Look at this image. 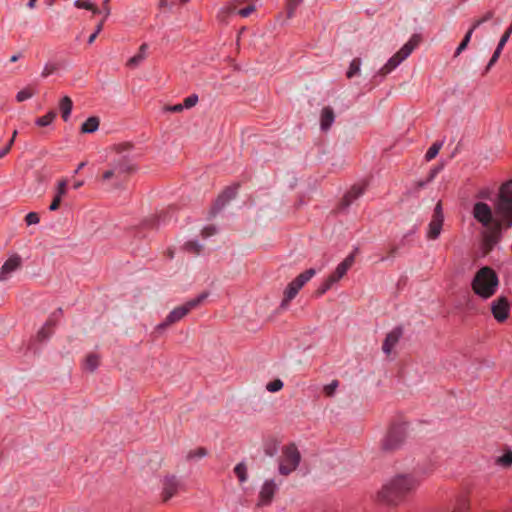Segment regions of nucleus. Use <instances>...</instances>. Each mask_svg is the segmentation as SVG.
Segmentation results:
<instances>
[{"mask_svg": "<svg viewBox=\"0 0 512 512\" xmlns=\"http://www.w3.org/2000/svg\"><path fill=\"white\" fill-rule=\"evenodd\" d=\"M473 217L483 227L493 226L495 230H501L502 227L512 226V182L506 183L501 187L499 198L493 214L490 206L484 202L474 204Z\"/></svg>", "mask_w": 512, "mask_h": 512, "instance_id": "1", "label": "nucleus"}, {"mask_svg": "<svg viewBox=\"0 0 512 512\" xmlns=\"http://www.w3.org/2000/svg\"><path fill=\"white\" fill-rule=\"evenodd\" d=\"M420 480L411 474H398L389 479L377 493L379 502L396 505L407 494L414 491Z\"/></svg>", "mask_w": 512, "mask_h": 512, "instance_id": "2", "label": "nucleus"}, {"mask_svg": "<svg viewBox=\"0 0 512 512\" xmlns=\"http://www.w3.org/2000/svg\"><path fill=\"white\" fill-rule=\"evenodd\" d=\"M498 285L499 279L496 272L487 266L480 268L471 282L473 292L484 300L496 293Z\"/></svg>", "mask_w": 512, "mask_h": 512, "instance_id": "3", "label": "nucleus"}, {"mask_svg": "<svg viewBox=\"0 0 512 512\" xmlns=\"http://www.w3.org/2000/svg\"><path fill=\"white\" fill-rule=\"evenodd\" d=\"M208 296V293L204 292L198 295L196 298L191 299L174 308L166 317V319L157 325V330H163L167 328L169 325H172L178 321H180L184 316H186L191 310L197 308Z\"/></svg>", "mask_w": 512, "mask_h": 512, "instance_id": "4", "label": "nucleus"}, {"mask_svg": "<svg viewBox=\"0 0 512 512\" xmlns=\"http://www.w3.org/2000/svg\"><path fill=\"white\" fill-rule=\"evenodd\" d=\"M300 460V453L294 444L285 446L279 459V473L284 476L289 475L299 466Z\"/></svg>", "mask_w": 512, "mask_h": 512, "instance_id": "5", "label": "nucleus"}, {"mask_svg": "<svg viewBox=\"0 0 512 512\" xmlns=\"http://www.w3.org/2000/svg\"><path fill=\"white\" fill-rule=\"evenodd\" d=\"M418 45L416 36L412 37L403 47L393 55L387 63L379 70L380 75H387L397 68L406 58L410 56L412 51Z\"/></svg>", "mask_w": 512, "mask_h": 512, "instance_id": "6", "label": "nucleus"}, {"mask_svg": "<svg viewBox=\"0 0 512 512\" xmlns=\"http://www.w3.org/2000/svg\"><path fill=\"white\" fill-rule=\"evenodd\" d=\"M316 274V270L310 268L303 273L299 274L293 281H291L284 290L283 304L289 303L293 300L302 287Z\"/></svg>", "mask_w": 512, "mask_h": 512, "instance_id": "7", "label": "nucleus"}, {"mask_svg": "<svg viewBox=\"0 0 512 512\" xmlns=\"http://www.w3.org/2000/svg\"><path fill=\"white\" fill-rule=\"evenodd\" d=\"M134 170V166L130 163V161L126 158H121L116 162H113L110 169L103 173V180L108 181L112 178H116L117 180L122 179V177Z\"/></svg>", "mask_w": 512, "mask_h": 512, "instance_id": "8", "label": "nucleus"}, {"mask_svg": "<svg viewBox=\"0 0 512 512\" xmlns=\"http://www.w3.org/2000/svg\"><path fill=\"white\" fill-rule=\"evenodd\" d=\"M405 439V431L402 426L392 427L382 440V449L392 451L398 448Z\"/></svg>", "mask_w": 512, "mask_h": 512, "instance_id": "9", "label": "nucleus"}, {"mask_svg": "<svg viewBox=\"0 0 512 512\" xmlns=\"http://www.w3.org/2000/svg\"><path fill=\"white\" fill-rule=\"evenodd\" d=\"M443 222H444V215H443L442 205L440 202H438L434 208L432 218L428 225V230H427V238L428 239L435 240L440 236Z\"/></svg>", "mask_w": 512, "mask_h": 512, "instance_id": "10", "label": "nucleus"}, {"mask_svg": "<svg viewBox=\"0 0 512 512\" xmlns=\"http://www.w3.org/2000/svg\"><path fill=\"white\" fill-rule=\"evenodd\" d=\"M161 499L167 502L174 497L182 487L181 481L174 475H167L161 480Z\"/></svg>", "mask_w": 512, "mask_h": 512, "instance_id": "11", "label": "nucleus"}, {"mask_svg": "<svg viewBox=\"0 0 512 512\" xmlns=\"http://www.w3.org/2000/svg\"><path fill=\"white\" fill-rule=\"evenodd\" d=\"M491 312L496 321L502 323L507 320L510 304L506 297H499L491 303Z\"/></svg>", "mask_w": 512, "mask_h": 512, "instance_id": "12", "label": "nucleus"}, {"mask_svg": "<svg viewBox=\"0 0 512 512\" xmlns=\"http://www.w3.org/2000/svg\"><path fill=\"white\" fill-rule=\"evenodd\" d=\"M278 490V485L274 480H266L259 492L258 506H268L271 504L275 493Z\"/></svg>", "mask_w": 512, "mask_h": 512, "instance_id": "13", "label": "nucleus"}, {"mask_svg": "<svg viewBox=\"0 0 512 512\" xmlns=\"http://www.w3.org/2000/svg\"><path fill=\"white\" fill-rule=\"evenodd\" d=\"M21 266V258L18 255L9 257L0 269V281H6L11 274Z\"/></svg>", "mask_w": 512, "mask_h": 512, "instance_id": "14", "label": "nucleus"}, {"mask_svg": "<svg viewBox=\"0 0 512 512\" xmlns=\"http://www.w3.org/2000/svg\"><path fill=\"white\" fill-rule=\"evenodd\" d=\"M355 262L354 254L348 255L341 263H339L335 271L329 275L333 279L334 283H337L342 277H344L347 271L352 267Z\"/></svg>", "mask_w": 512, "mask_h": 512, "instance_id": "15", "label": "nucleus"}, {"mask_svg": "<svg viewBox=\"0 0 512 512\" xmlns=\"http://www.w3.org/2000/svg\"><path fill=\"white\" fill-rule=\"evenodd\" d=\"M402 334H403L402 328L396 327L386 335V338H385L383 346H382L383 352L386 355H389L392 352L393 348L395 347V345L399 342L400 338L402 337Z\"/></svg>", "mask_w": 512, "mask_h": 512, "instance_id": "16", "label": "nucleus"}, {"mask_svg": "<svg viewBox=\"0 0 512 512\" xmlns=\"http://www.w3.org/2000/svg\"><path fill=\"white\" fill-rule=\"evenodd\" d=\"M335 120V114L331 107L327 106L321 110L320 128L322 131H328Z\"/></svg>", "mask_w": 512, "mask_h": 512, "instance_id": "17", "label": "nucleus"}, {"mask_svg": "<svg viewBox=\"0 0 512 512\" xmlns=\"http://www.w3.org/2000/svg\"><path fill=\"white\" fill-rule=\"evenodd\" d=\"M238 190V185H232L227 187L218 197L216 201V205L218 208L223 207L226 203H228L230 200L235 198Z\"/></svg>", "mask_w": 512, "mask_h": 512, "instance_id": "18", "label": "nucleus"}, {"mask_svg": "<svg viewBox=\"0 0 512 512\" xmlns=\"http://www.w3.org/2000/svg\"><path fill=\"white\" fill-rule=\"evenodd\" d=\"M509 37L510 35L504 33L502 35V37L500 38V41L489 61V63L487 64V67H486V72L490 70V68L497 62L498 58L500 57V54L505 46V44L507 43V41L509 40Z\"/></svg>", "mask_w": 512, "mask_h": 512, "instance_id": "19", "label": "nucleus"}, {"mask_svg": "<svg viewBox=\"0 0 512 512\" xmlns=\"http://www.w3.org/2000/svg\"><path fill=\"white\" fill-rule=\"evenodd\" d=\"M73 108V102L70 97L64 96L59 102V109L62 114L63 120H69Z\"/></svg>", "mask_w": 512, "mask_h": 512, "instance_id": "20", "label": "nucleus"}, {"mask_svg": "<svg viewBox=\"0 0 512 512\" xmlns=\"http://www.w3.org/2000/svg\"><path fill=\"white\" fill-rule=\"evenodd\" d=\"M99 118L96 116H91L81 125L82 133H93L99 128Z\"/></svg>", "mask_w": 512, "mask_h": 512, "instance_id": "21", "label": "nucleus"}, {"mask_svg": "<svg viewBox=\"0 0 512 512\" xmlns=\"http://www.w3.org/2000/svg\"><path fill=\"white\" fill-rule=\"evenodd\" d=\"M364 193V187L361 185L353 186L344 196V201L346 205H349L354 200L359 198Z\"/></svg>", "mask_w": 512, "mask_h": 512, "instance_id": "22", "label": "nucleus"}, {"mask_svg": "<svg viewBox=\"0 0 512 512\" xmlns=\"http://www.w3.org/2000/svg\"><path fill=\"white\" fill-rule=\"evenodd\" d=\"M147 44L140 46L139 52L128 60V66L137 67L146 58Z\"/></svg>", "mask_w": 512, "mask_h": 512, "instance_id": "23", "label": "nucleus"}, {"mask_svg": "<svg viewBox=\"0 0 512 512\" xmlns=\"http://www.w3.org/2000/svg\"><path fill=\"white\" fill-rule=\"evenodd\" d=\"M362 61L360 58H354L349 65V68L347 70L346 76L347 78L351 79L356 75L360 74Z\"/></svg>", "mask_w": 512, "mask_h": 512, "instance_id": "24", "label": "nucleus"}, {"mask_svg": "<svg viewBox=\"0 0 512 512\" xmlns=\"http://www.w3.org/2000/svg\"><path fill=\"white\" fill-rule=\"evenodd\" d=\"M74 6L79 9L92 11L93 14L99 13V9L96 7V5L89 0H75Z\"/></svg>", "mask_w": 512, "mask_h": 512, "instance_id": "25", "label": "nucleus"}, {"mask_svg": "<svg viewBox=\"0 0 512 512\" xmlns=\"http://www.w3.org/2000/svg\"><path fill=\"white\" fill-rule=\"evenodd\" d=\"M99 366V357L95 354H90L86 357L84 368L90 372L95 371Z\"/></svg>", "mask_w": 512, "mask_h": 512, "instance_id": "26", "label": "nucleus"}, {"mask_svg": "<svg viewBox=\"0 0 512 512\" xmlns=\"http://www.w3.org/2000/svg\"><path fill=\"white\" fill-rule=\"evenodd\" d=\"M207 455V450L203 447H198L196 449L190 450L186 454L187 461H195L201 459Z\"/></svg>", "mask_w": 512, "mask_h": 512, "instance_id": "27", "label": "nucleus"}, {"mask_svg": "<svg viewBox=\"0 0 512 512\" xmlns=\"http://www.w3.org/2000/svg\"><path fill=\"white\" fill-rule=\"evenodd\" d=\"M490 229L484 236L485 245L488 249H491L493 245L497 242V233L500 230H495L493 226L488 227Z\"/></svg>", "mask_w": 512, "mask_h": 512, "instance_id": "28", "label": "nucleus"}, {"mask_svg": "<svg viewBox=\"0 0 512 512\" xmlns=\"http://www.w3.org/2000/svg\"><path fill=\"white\" fill-rule=\"evenodd\" d=\"M55 117H56V112L49 111L44 116H41V117L37 118L36 121H35V124L37 126H40V127L48 126V125H50L53 122Z\"/></svg>", "mask_w": 512, "mask_h": 512, "instance_id": "29", "label": "nucleus"}, {"mask_svg": "<svg viewBox=\"0 0 512 512\" xmlns=\"http://www.w3.org/2000/svg\"><path fill=\"white\" fill-rule=\"evenodd\" d=\"M234 473L237 476L240 483H244L247 480V466L244 462L238 463L234 467Z\"/></svg>", "mask_w": 512, "mask_h": 512, "instance_id": "30", "label": "nucleus"}, {"mask_svg": "<svg viewBox=\"0 0 512 512\" xmlns=\"http://www.w3.org/2000/svg\"><path fill=\"white\" fill-rule=\"evenodd\" d=\"M442 145V142H435L432 144L425 154V159L427 161L434 159L438 155Z\"/></svg>", "mask_w": 512, "mask_h": 512, "instance_id": "31", "label": "nucleus"}, {"mask_svg": "<svg viewBox=\"0 0 512 512\" xmlns=\"http://www.w3.org/2000/svg\"><path fill=\"white\" fill-rule=\"evenodd\" d=\"M473 32L474 31L471 29H469L467 31L466 35L464 36L463 40L461 41V43L459 44V46L457 47V49L455 51V56H458L462 51H464L466 49V47L468 46V44L471 40Z\"/></svg>", "mask_w": 512, "mask_h": 512, "instance_id": "32", "label": "nucleus"}, {"mask_svg": "<svg viewBox=\"0 0 512 512\" xmlns=\"http://www.w3.org/2000/svg\"><path fill=\"white\" fill-rule=\"evenodd\" d=\"M493 16H494L493 11H487L486 13L483 14V16H481L479 19H477L473 22L470 29L474 31L476 28H478L483 23L491 20L493 18Z\"/></svg>", "mask_w": 512, "mask_h": 512, "instance_id": "33", "label": "nucleus"}, {"mask_svg": "<svg viewBox=\"0 0 512 512\" xmlns=\"http://www.w3.org/2000/svg\"><path fill=\"white\" fill-rule=\"evenodd\" d=\"M496 463L498 465H501V466H504V467L511 466L512 465V451L508 450L502 456L498 457L496 459Z\"/></svg>", "mask_w": 512, "mask_h": 512, "instance_id": "34", "label": "nucleus"}, {"mask_svg": "<svg viewBox=\"0 0 512 512\" xmlns=\"http://www.w3.org/2000/svg\"><path fill=\"white\" fill-rule=\"evenodd\" d=\"M34 93L35 92L31 88L26 87L16 94V100L18 102H23L25 100L30 99L34 95Z\"/></svg>", "mask_w": 512, "mask_h": 512, "instance_id": "35", "label": "nucleus"}, {"mask_svg": "<svg viewBox=\"0 0 512 512\" xmlns=\"http://www.w3.org/2000/svg\"><path fill=\"white\" fill-rule=\"evenodd\" d=\"M66 193H67V181L65 179H63L57 183L56 192H55L54 197L62 200V198L66 195Z\"/></svg>", "mask_w": 512, "mask_h": 512, "instance_id": "36", "label": "nucleus"}, {"mask_svg": "<svg viewBox=\"0 0 512 512\" xmlns=\"http://www.w3.org/2000/svg\"><path fill=\"white\" fill-rule=\"evenodd\" d=\"M334 281L333 279H331L330 277H327L322 283L321 285L319 286V288L317 289V295H323L325 294L329 289H331V287L334 285Z\"/></svg>", "mask_w": 512, "mask_h": 512, "instance_id": "37", "label": "nucleus"}, {"mask_svg": "<svg viewBox=\"0 0 512 512\" xmlns=\"http://www.w3.org/2000/svg\"><path fill=\"white\" fill-rule=\"evenodd\" d=\"M198 103V95L192 94L186 97L182 103L184 109H190Z\"/></svg>", "mask_w": 512, "mask_h": 512, "instance_id": "38", "label": "nucleus"}, {"mask_svg": "<svg viewBox=\"0 0 512 512\" xmlns=\"http://www.w3.org/2000/svg\"><path fill=\"white\" fill-rule=\"evenodd\" d=\"M283 388V382L280 379L273 380L266 385L269 392H278Z\"/></svg>", "mask_w": 512, "mask_h": 512, "instance_id": "39", "label": "nucleus"}, {"mask_svg": "<svg viewBox=\"0 0 512 512\" xmlns=\"http://www.w3.org/2000/svg\"><path fill=\"white\" fill-rule=\"evenodd\" d=\"M25 222L28 226L36 225L40 222V217H39L38 213H36V212H29L25 216Z\"/></svg>", "mask_w": 512, "mask_h": 512, "instance_id": "40", "label": "nucleus"}, {"mask_svg": "<svg viewBox=\"0 0 512 512\" xmlns=\"http://www.w3.org/2000/svg\"><path fill=\"white\" fill-rule=\"evenodd\" d=\"M201 248H202V246L200 244H198V242H196V241H189L185 244V249L188 252H191L194 254H199L201 251Z\"/></svg>", "mask_w": 512, "mask_h": 512, "instance_id": "41", "label": "nucleus"}, {"mask_svg": "<svg viewBox=\"0 0 512 512\" xmlns=\"http://www.w3.org/2000/svg\"><path fill=\"white\" fill-rule=\"evenodd\" d=\"M339 383L337 380H333L331 383L324 386L323 391L327 396H332L336 391Z\"/></svg>", "mask_w": 512, "mask_h": 512, "instance_id": "42", "label": "nucleus"}, {"mask_svg": "<svg viewBox=\"0 0 512 512\" xmlns=\"http://www.w3.org/2000/svg\"><path fill=\"white\" fill-rule=\"evenodd\" d=\"M51 334V329L49 327V322H47L42 328L41 330L38 332V336L40 339H46L49 337V335Z\"/></svg>", "mask_w": 512, "mask_h": 512, "instance_id": "43", "label": "nucleus"}, {"mask_svg": "<svg viewBox=\"0 0 512 512\" xmlns=\"http://www.w3.org/2000/svg\"><path fill=\"white\" fill-rule=\"evenodd\" d=\"M254 11H255V6L254 5H249V6L245 7V8L240 9L238 11V14L241 17L246 18L249 15H251Z\"/></svg>", "mask_w": 512, "mask_h": 512, "instance_id": "44", "label": "nucleus"}, {"mask_svg": "<svg viewBox=\"0 0 512 512\" xmlns=\"http://www.w3.org/2000/svg\"><path fill=\"white\" fill-rule=\"evenodd\" d=\"M102 28H103V21H101L97 26H96V29L95 31H93V33L89 36L88 38V44H92L96 37L98 36V34L102 31Z\"/></svg>", "mask_w": 512, "mask_h": 512, "instance_id": "45", "label": "nucleus"}, {"mask_svg": "<svg viewBox=\"0 0 512 512\" xmlns=\"http://www.w3.org/2000/svg\"><path fill=\"white\" fill-rule=\"evenodd\" d=\"M183 105L182 104H176V105H172V106H167L165 108L166 111H169V112H173V113H178V112H181L183 111Z\"/></svg>", "mask_w": 512, "mask_h": 512, "instance_id": "46", "label": "nucleus"}, {"mask_svg": "<svg viewBox=\"0 0 512 512\" xmlns=\"http://www.w3.org/2000/svg\"><path fill=\"white\" fill-rule=\"evenodd\" d=\"M216 233V229L213 226H207L203 229L202 234L204 237L211 236Z\"/></svg>", "mask_w": 512, "mask_h": 512, "instance_id": "47", "label": "nucleus"}, {"mask_svg": "<svg viewBox=\"0 0 512 512\" xmlns=\"http://www.w3.org/2000/svg\"><path fill=\"white\" fill-rule=\"evenodd\" d=\"M61 203V199L54 197L52 203L49 206L50 211H56Z\"/></svg>", "mask_w": 512, "mask_h": 512, "instance_id": "48", "label": "nucleus"}, {"mask_svg": "<svg viewBox=\"0 0 512 512\" xmlns=\"http://www.w3.org/2000/svg\"><path fill=\"white\" fill-rule=\"evenodd\" d=\"M53 70L54 68L52 66L46 65L41 73L42 77H48L50 74L53 73Z\"/></svg>", "mask_w": 512, "mask_h": 512, "instance_id": "49", "label": "nucleus"}, {"mask_svg": "<svg viewBox=\"0 0 512 512\" xmlns=\"http://www.w3.org/2000/svg\"><path fill=\"white\" fill-rule=\"evenodd\" d=\"M10 146H5L4 148L0 149V159L3 158L5 155H7L10 151Z\"/></svg>", "mask_w": 512, "mask_h": 512, "instance_id": "50", "label": "nucleus"}, {"mask_svg": "<svg viewBox=\"0 0 512 512\" xmlns=\"http://www.w3.org/2000/svg\"><path fill=\"white\" fill-rule=\"evenodd\" d=\"M16 135H17V131L15 130L12 134V137L10 139V141L8 142L7 146H10V148L12 147L14 141H15V138H16Z\"/></svg>", "mask_w": 512, "mask_h": 512, "instance_id": "51", "label": "nucleus"}, {"mask_svg": "<svg viewBox=\"0 0 512 512\" xmlns=\"http://www.w3.org/2000/svg\"><path fill=\"white\" fill-rule=\"evenodd\" d=\"M85 166H86V162L79 163L74 173L75 174L79 173L80 170H82Z\"/></svg>", "mask_w": 512, "mask_h": 512, "instance_id": "52", "label": "nucleus"}, {"mask_svg": "<svg viewBox=\"0 0 512 512\" xmlns=\"http://www.w3.org/2000/svg\"><path fill=\"white\" fill-rule=\"evenodd\" d=\"M36 1L37 0H29L28 3H27V7L29 9H33L35 7Z\"/></svg>", "mask_w": 512, "mask_h": 512, "instance_id": "53", "label": "nucleus"}, {"mask_svg": "<svg viewBox=\"0 0 512 512\" xmlns=\"http://www.w3.org/2000/svg\"><path fill=\"white\" fill-rule=\"evenodd\" d=\"M83 184H84V182H83V181H77V182H75V183H74L73 188H74V189H78V188H80L81 186H83Z\"/></svg>", "mask_w": 512, "mask_h": 512, "instance_id": "54", "label": "nucleus"}, {"mask_svg": "<svg viewBox=\"0 0 512 512\" xmlns=\"http://www.w3.org/2000/svg\"><path fill=\"white\" fill-rule=\"evenodd\" d=\"M19 58H20V54H15V55L11 56L10 61L16 62V61H18Z\"/></svg>", "mask_w": 512, "mask_h": 512, "instance_id": "55", "label": "nucleus"}, {"mask_svg": "<svg viewBox=\"0 0 512 512\" xmlns=\"http://www.w3.org/2000/svg\"><path fill=\"white\" fill-rule=\"evenodd\" d=\"M506 34L510 35L512 34V24L510 25V27L505 31Z\"/></svg>", "mask_w": 512, "mask_h": 512, "instance_id": "56", "label": "nucleus"}, {"mask_svg": "<svg viewBox=\"0 0 512 512\" xmlns=\"http://www.w3.org/2000/svg\"><path fill=\"white\" fill-rule=\"evenodd\" d=\"M292 15H293V9H291V10L289 11V13H288V16H289V17H292Z\"/></svg>", "mask_w": 512, "mask_h": 512, "instance_id": "57", "label": "nucleus"}, {"mask_svg": "<svg viewBox=\"0 0 512 512\" xmlns=\"http://www.w3.org/2000/svg\"><path fill=\"white\" fill-rule=\"evenodd\" d=\"M294 1H295L296 5H297V4H298V3H300L302 0H294Z\"/></svg>", "mask_w": 512, "mask_h": 512, "instance_id": "58", "label": "nucleus"}, {"mask_svg": "<svg viewBox=\"0 0 512 512\" xmlns=\"http://www.w3.org/2000/svg\"><path fill=\"white\" fill-rule=\"evenodd\" d=\"M181 2H187L188 0H180Z\"/></svg>", "mask_w": 512, "mask_h": 512, "instance_id": "59", "label": "nucleus"}]
</instances>
